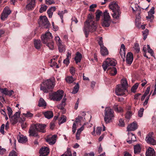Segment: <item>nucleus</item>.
<instances>
[{
    "mask_svg": "<svg viewBox=\"0 0 156 156\" xmlns=\"http://www.w3.org/2000/svg\"><path fill=\"white\" fill-rule=\"evenodd\" d=\"M70 72L72 75H74L75 73V70L74 68L71 67L70 69Z\"/></svg>",
    "mask_w": 156,
    "mask_h": 156,
    "instance_id": "63",
    "label": "nucleus"
},
{
    "mask_svg": "<svg viewBox=\"0 0 156 156\" xmlns=\"http://www.w3.org/2000/svg\"><path fill=\"white\" fill-rule=\"evenodd\" d=\"M119 126L123 127L125 126V123L123 120L122 119H120L119 121Z\"/></svg>",
    "mask_w": 156,
    "mask_h": 156,
    "instance_id": "55",
    "label": "nucleus"
},
{
    "mask_svg": "<svg viewBox=\"0 0 156 156\" xmlns=\"http://www.w3.org/2000/svg\"><path fill=\"white\" fill-rule=\"evenodd\" d=\"M135 52L138 53L140 51L139 45L138 43H136L134 47Z\"/></svg>",
    "mask_w": 156,
    "mask_h": 156,
    "instance_id": "42",
    "label": "nucleus"
},
{
    "mask_svg": "<svg viewBox=\"0 0 156 156\" xmlns=\"http://www.w3.org/2000/svg\"><path fill=\"white\" fill-rule=\"evenodd\" d=\"M79 88V85L78 83H77L74 87L72 93L73 94L76 93L78 91Z\"/></svg>",
    "mask_w": 156,
    "mask_h": 156,
    "instance_id": "34",
    "label": "nucleus"
},
{
    "mask_svg": "<svg viewBox=\"0 0 156 156\" xmlns=\"http://www.w3.org/2000/svg\"><path fill=\"white\" fill-rule=\"evenodd\" d=\"M7 110L8 111V114L9 116V118H10V117L12 116V111L11 108L9 106L7 107Z\"/></svg>",
    "mask_w": 156,
    "mask_h": 156,
    "instance_id": "45",
    "label": "nucleus"
},
{
    "mask_svg": "<svg viewBox=\"0 0 156 156\" xmlns=\"http://www.w3.org/2000/svg\"><path fill=\"white\" fill-rule=\"evenodd\" d=\"M5 125L4 124H3L2 125L1 127L0 132L1 133L3 134H4V129L5 128Z\"/></svg>",
    "mask_w": 156,
    "mask_h": 156,
    "instance_id": "58",
    "label": "nucleus"
},
{
    "mask_svg": "<svg viewBox=\"0 0 156 156\" xmlns=\"http://www.w3.org/2000/svg\"><path fill=\"white\" fill-rule=\"evenodd\" d=\"M47 8V6L46 5L42 6L40 9L39 11L40 13H42L44 11H45Z\"/></svg>",
    "mask_w": 156,
    "mask_h": 156,
    "instance_id": "48",
    "label": "nucleus"
},
{
    "mask_svg": "<svg viewBox=\"0 0 156 156\" xmlns=\"http://www.w3.org/2000/svg\"><path fill=\"white\" fill-rule=\"evenodd\" d=\"M133 60V56L132 53L131 52L127 53L126 58V63L129 65H131Z\"/></svg>",
    "mask_w": 156,
    "mask_h": 156,
    "instance_id": "16",
    "label": "nucleus"
},
{
    "mask_svg": "<svg viewBox=\"0 0 156 156\" xmlns=\"http://www.w3.org/2000/svg\"><path fill=\"white\" fill-rule=\"evenodd\" d=\"M110 69H111V71L110 70H109V71L110 72V73L111 75L114 76L116 75L117 74V70L116 68L115 67L113 66H112V67H111Z\"/></svg>",
    "mask_w": 156,
    "mask_h": 156,
    "instance_id": "35",
    "label": "nucleus"
},
{
    "mask_svg": "<svg viewBox=\"0 0 156 156\" xmlns=\"http://www.w3.org/2000/svg\"><path fill=\"white\" fill-rule=\"evenodd\" d=\"M76 125L75 122H74L73 124L72 127V132L73 134H74L75 133L76 130Z\"/></svg>",
    "mask_w": 156,
    "mask_h": 156,
    "instance_id": "56",
    "label": "nucleus"
},
{
    "mask_svg": "<svg viewBox=\"0 0 156 156\" xmlns=\"http://www.w3.org/2000/svg\"><path fill=\"white\" fill-rule=\"evenodd\" d=\"M25 119H24L23 120L22 119L20 121L21 126L23 129L25 128L27 126V124L24 121Z\"/></svg>",
    "mask_w": 156,
    "mask_h": 156,
    "instance_id": "43",
    "label": "nucleus"
},
{
    "mask_svg": "<svg viewBox=\"0 0 156 156\" xmlns=\"http://www.w3.org/2000/svg\"><path fill=\"white\" fill-rule=\"evenodd\" d=\"M136 140V138L135 135L131 133L129 134V137L127 140V142L129 144H131Z\"/></svg>",
    "mask_w": 156,
    "mask_h": 156,
    "instance_id": "21",
    "label": "nucleus"
},
{
    "mask_svg": "<svg viewBox=\"0 0 156 156\" xmlns=\"http://www.w3.org/2000/svg\"><path fill=\"white\" fill-rule=\"evenodd\" d=\"M59 120L60 123H63L66 122V117L65 115H62L59 118Z\"/></svg>",
    "mask_w": 156,
    "mask_h": 156,
    "instance_id": "36",
    "label": "nucleus"
},
{
    "mask_svg": "<svg viewBox=\"0 0 156 156\" xmlns=\"http://www.w3.org/2000/svg\"><path fill=\"white\" fill-rule=\"evenodd\" d=\"M49 153V149L47 147H42L39 150L40 156H46Z\"/></svg>",
    "mask_w": 156,
    "mask_h": 156,
    "instance_id": "15",
    "label": "nucleus"
},
{
    "mask_svg": "<svg viewBox=\"0 0 156 156\" xmlns=\"http://www.w3.org/2000/svg\"><path fill=\"white\" fill-rule=\"evenodd\" d=\"M52 37L51 34L49 31L46 32L45 34H43L41 37V41L44 44L51 41Z\"/></svg>",
    "mask_w": 156,
    "mask_h": 156,
    "instance_id": "9",
    "label": "nucleus"
},
{
    "mask_svg": "<svg viewBox=\"0 0 156 156\" xmlns=\"http://www.w3.org/2000/svg\"><path fill=\"white\" fill-rule=\"evenodd\" d=\"M134 153L135 154H139L141 151V148L139 144H136L134 146Z\"/></svg>",
    "mask_w": 156,
    "mask_h": 156,
    "instance_id": "30",
    "label": "nucleus"
},
{
    "mask_svg": "<svg viewBox=\"0 0 156 156\" xmlns=\"http://www.w3.org/2000/svg\"><path fill=\"white\" fill-rule=\"evenodd\" d=\"M55 39L58 45V44H60L62 43V41L60 37L58 36H56L55 37Z\"/></svg>",
    "mask_w": 156,
    "mask_h": 156,
    "instance_id": "49",
    "label": "nucleus"
},
{
    "mask_svg": "<svg viewBox=\"0 0 156 156\" xmlns=\"http://www.w3.org/2000/svg\"><path fill=\"white\" fill-rule=\"evenodd\" d=\"M63 94V90H58L52 94V98L54 101H59L62 99Z\"/></svg>",
    "mask_w": 156,
    "mask_h": 156,
    "instance_id": "10",
    "label": "nucleus"
},
{
    "mask_svg": "<svg viewBox=\"0 0 156 156\" xmlns=\"http://www.w3.org/2000/svg\"><path fill=\"white\" fill-rule=\"evenodd\" d=\"M23 115L26 117H31L33 116V114L29 112H27V113H23Z\"/></svg>",
    "mask_w": 156,
    "mask_h": 156,
    "instance_id": "47",
    "label": "nucleus"
},
{
    "mask_svg": "<svg viewBox=\"0 0 156 156\" xmlns=\"http://www.w3.org/2000/svg\"><path fill=\"white\" fill-rule=\"evenodd\" d=\"M55 81L54 77H51L45 80L41 84L40 90L45 93L52 91L55 85Z\"/></svg>",
    "mask_w": 156,
    "mask_h": 156,
    "instance_id": "2",
    "label": "nucleus"
},
{
    "mask_svg": "<svg viewBox=\"0 0 156 156\" xmlns=\"http://www.w3.org/2000/svg\"><path fill=\"white\" fill-rule=\"evenodd\" d=\"M144 109L143 108H141L139 110L138 112V115L140 117H142L143 116Z\"/></svg>",
    "mask_w": 156,
    "mask_h": 156,
    "instance_id": "50",
    "label": "nucleus"
},
{
    "mask_svg": "<svg viewBox=\"0 0 156 156\" xmlns=\"http://www.w3.org/2000/svg\"><path fill=\"white\" fill-rule=\"evenodd\" d=\"M153 134V132L149 133L146 138L145 140L148 143L154 145H156V141L151 137V136Z\"/></svg>",
    "mask_w": 156,
    "mask_h": 156,
    "instance_id": "13",
    "label": "nucleus"
},
{
    "mask_svg": "<svg viewBox=\"0 0 156 156\" xmlns=\"http://www.w3.org/2000/svg\"><path fill=\"white\" fill-rule=\"evenodd\" d=\"M46 105V103L44 99L42 98H41L38 102L39 106L44 107L45 108Z\"/></svg>",
    "mask_w": 156,
    "mask_h": 156,
    "instance_id": "27",
    "label": "nucleus"
},
{
    "mask_svg": "<svg viewBox=\"0 0 156 156\" xmlns=\"http://www.w3.org/2000/svg\"><path fill=\"white\" fill-rule=\"evenodd\" d=\"M10 119L13 124H16L18 121V119L15 117L14 116H11Z\"/></svg>",
    "mask_w": 156,
    "mask_h": 156,
    "instance_id": "38",
    "label": "nucleus"
},
{
    "mask_svg": "<svg viewBox=\"0 0 156 156\" xmlns=\"http://www.w3.org/2000/svg\"><path fill=\"white\" fill-rule=\"evenodd\" d=\"M146 156H155V151L153 148L150 147L146 152Z\"/></svg>",
    "mask_w": 156,
    "mask_h": 156,
    "instance_id": "20",
    "label": "nucleus"
},
{
    "mask_svg": "<svg viewBox=\"0 0 156 156\" xmlns=\"http://www.w3.org/2000/svg\"><path fill=\"white\" fill-rule=\"evenodd\" d=\"M66 80L67 82L71 83L75 80V79L73 78L72 76H71L66 77Z\"/></svg>",
    "mask_w": 156,
    "mask_h": 156,
    "instance_id": "37",
    "label": "nucleus"
},
{
    "mask_svg": "<svg viewBox=\"0 0 156 156\" xmlns=\"http://www.w3.org/2000/svg\"><path fill=\"white\" fill-rule=\"evenodd\" d=\"M135 9H134L133 7H132V10L133 12H135L136 11H137L140 10V8L138 4H136L135 5Z\"/></svg>",
    "mask_w": 156,
    "mask_h": 156,
    "instance_id": "46",
    "label": "nucleus"
},
{
    "mask_svg": "<svg viewBox=\"0 0 156 156\" xmlns=\"http://www.w3.org/2000/svg\"><path fill=\"white\" fill-rule=\"evenodd\" d=\"M9 156H17V154L14 150H12L9 154Z\"/></svg>",
    "mask_w": 156,
    "mask_h": 156,
    "instance_id": "54",
    "label": "nucleus"
},
{
    "mask_svg": "<svg viewBox=\"0 0 156 156\" xmlns=\"http://www.w3.org/2000/svg\"><path fill=\"white\" fill-rule=\"evenodd\" d=\"M102 127H97L96 129V133L98 135H100L102 131Z\"/></svg>",
    "mask_w": 156,
    "mask_h": 156,
    "instance_id": "51",
    "label": "nucleus"
},
{
    "mask_svg": "<svg viewBox=\"0 0 156 156\" xmlns=\"http://www.w3.org/2000/svg\"><path fill=\"white\" fill-rule=\"evenodd\" d=\"M35 0H28L27 2V4L26 6L27 9L31 10L33 9L35 5Z\"/></svg>",
    "mask_w": 156,
    "mask_h": 156,
    "instance_id": "14",
    "label": "nucleus"
},
{
    "mask_svg": "<svg viewBox=\"0 0 156 156\" xmlns=\"http://www.w3.org/2000/svg\"><path fill=\"white\" fill-rule=\"evenodd\" d=\"M131 115V112L130 111H128L126 114L125 118L126 119H129L130 118Z\"/></svg>",
    "mask_w": 156,
    "mask_h": 156,
    "instance_id": "60",
    "label": "nucleus"
},
{
    "mask_svg": "<svg viewBox=\"0 0 156 156\" xmlns=\"http://www.w3.org/2000/svg\"><path fill=\"white\" fill-rule=\"evenodd\" d=\"M139 83H136L131 88V91L132 92L135 93L136 91V90L138 87Z\"/></svg>",
    "mask_w": 156,
    "mask_h": 156,
    "instance_id": "41",
    "label": "nucleus"
},
{
    "mask_svg": "<svg viewBox=\"0 0 156 156\" xmlns=\"http://www.w3.org/2000/svg\"><path fill=\"white\" fill-rule=\"evenodd\" d=\"M121 86V87L126 90L127 87L128 86V83L127 81L125 79H122L121 81V84H120Z\"/></svg>",
    "mask_w": 156,
    "mask_h": 156,
    "instance_id": "32",
    "label": "nucleus"
},
{
    "mask_svg": "<svg viewBox=\"0 0 156 156\" xmlns=\"http://www.w3.org/2000/svg\"><path fill=\"white\" fill-rule=\"evenodd\" d=\"M105 48L106 50H103L102 52L101 51V48H100L101 53V55L103 56L107 55L108 54V52L107 48L105 47Z\"/></svg>",
    "mask_w": 156,
    "mask_h": 156,
    "instance_id": "44",
    "label": "nucleus"
},
{
    "mask_svg": "<svg viewBox=\"0 0 156 156\" xmlns=\"http://www.w3.org/2000/svg\"><path fill=\"white\" fill-rule=\"evenodd\" d=\"M43 114L45 118L48 119L52 118L53 116V112L51 111H47L44 112Z\"/></svg>",
    "mask_w": 156,
    "mask_h": 156,
    "instance_id": "26",
    "label": "nucleus"
},
{
    "mask_svg": "<svg viewBox=\"0 0 156 156\" xmlns=\"http://www.w3.org/2000/svg\"><path fill=\"white\" fill-rule=\"evenodd\" d=\"M18 142L21 143H25L27 141V138L26 136L23 135L19 136L17 137Z\"/></svg>",
    "mask_w": 156,
    "mask_h": 156,
    "instance_id": "22",
    "label": "nucleus"
},
{
    "mask_svg": "<svg viewBox=\"0 0 156 156\" xmlns=\"http://www.w3.org/2000/svg\"><path fill=\"white\" fill-rule=\"evenodd\" d=\"M97 6V5L96 4H92L90 6V11L94 12V10L93 9L94 8L96 7Z\"/></svg>",
    "mask_w": 156,
    "mask_h": 156,
    "instance_id": "59",
    "label": "nucleus"
},
{
    "mask_svg": "<svg viewBox=\"0 0 156 156\" xmlns=\"http://www.w3.org/2000/svg\"><path fill=\"white\" fill-rule=\"evenodd\" d=\"M57 136L54 135L51 137H49L46 140V141L51 145H53L56 142V138Z\"/></svg>",
    "mask_w": 156,
    "mask_h": 156,
    "instance_id": "17",
    "label": "nucleus"
},
{
    "mask_svg": "<svg viewBox=\"0 0 156 156\" xmlns=\"http://www.w3.org/2000/svg\"><path fill=\"white\" fill-rule=\"evenodd\" d=\"M103 18L101 23L102 26L104 27H109L111 23L110 17L107 10L103 12Z\"/></svg>",
    "mask_w": 156,
    "mask_h": 156,
    "instance_id": "7",
    "label": "nucleus"
},
{
    "mask_svg": "<svg viewBox=\"0 0 156 156\" xmlns=\"http://www.w3.org/2000/svg\"><path fill=\"white\" fill-rule=\"evenodd\" d=\"M58 49L60 52L63 53L65 51V46L62 43L58 44Z\"/></svg>",
    "mask_w": 156,
    "mask_h": 156,
    "instance_id": "31",
    "label": "nucleus"
},
{
    "mask_svg": "<svg viewBox=\"0 0 156 156\" xmlns=\"http://www.w3.org/2000/svg\"><path fill=\"white\" fill-rule=\"evenodd\" d=\"M66 98L65 97H64L61 103L57 106V107L59 109L63 110L66 105Z\"/></svg>",
    "mask_w": 156,
    "mask_h": 156,
    "instance_id": "23",
    "label": "nucleus"
},
{
    "mask_svg": "<svg viewBox=\"0 0 156 156\" xmlns=\"http://www.w3.org/2000/svg\"><path fill=\"white\" fill-rule=\"evenodd\" d=\"M149 30L147 29H146L142 32L144 36L143 39L145 40L147 38V36L148 34Z\"/></svg>",
    "mask_w": 156,
    "mask_h": 156,
    "instance_id": "40",
    "label": "nucleus"
},
{
    "mask_svg": "<svg viewBox=\"0 0 156 156\" xmlns=\"http://www.w3.org/2000/svg\"><path fill=\"white\" fill-rule=\"evenodd\" d=\"M46 45L48 47L49 49L51 50H53L54 49V43L53 41L51 40L50 41L47 42L45 43Z\"/></svg>",
    "mask_w": 156,
    "mask_h": 156,
    "instance_id": "29",
    "label": "nucleus"
},
{
    "mask_svg": "<svg viewBox=\"0 0 156 156\" xmlns=\"http://www.w3.org/2000/svg\"><path fill=\"white\" fill-rule=\"evenodd\" d=\"M114 111L110 107H106L105 111L104 121L106 123H108L112 121L114 117Z\"/></svg>",
    "mask_w": 156,
    "mask_h": 156,
    "instance_id": "5",
    "label": "nucleus"
},
{
    "mask_svg": "<svg viewBox=\"0 0 156 156\" xmlns=\"http://www.w3.org/2000/svg\"><path fill=\"white\" fill-rule=\"evenodd\" d=\"M102 14V12L99 10L95 12L96 21H98L99 20L100 16Z\"/></svg>",
    "mask_w": 156,
    "mask_h": 156,
    "instance_id": "39",
    "label": "nucleus"
},
{
    "mask_svg": "<svg viewBox=\"0 0 156 156\" xmlns=\"http://www.w3.org/2000/svg\"><path fill=\"white\" fill-rule=\"evenodd\" d=\"M82 58V55L81 54L78 52H77L74 58L76 63L77 64L78 62H80Z\"/></svg>",
    "mask_w": 156,
    "mask_h": 156,
    "instance_id": "25",
    "label": "nucleus"
},
{
    "mask_svg": "<svg viewBox=\"0 0 156 156\" xmlns=\"http://www.w3.org/2000/svg\"><path fill=\"white\" fill-rule=\"evenodd\" d=\"M151 92L150 94L148 96L146 97V98L143 104V105L144 106H146L147 105L149 99V98L151 94Z\"/></svg>",
    "mask_w": 156,
    "mask_h": 156,
    "instance_id": "53",
    "label": "nucleus"
},
{
    "mask_svg": "<svg viewBox=\"0 0 156 156\" xmlns=\"http://www.w3.org/2000/svg\"><path fill=\"white\" fill-rule=\"evenodd\" d=\"M34 44L35 48L37 49H40L42 45L41 42L40 40H35L34 42Z\"/></svg>",
    "mask_w": 156,
    "mask_h": 156,
    "instance_id": "24",
    "label": "nucleus"
},
{
    "mask_svg": "<svg viewBox=\"0 0 156 156\" xmlns=\"http://www.w3.org/2000/svg\"><path fill=\"white\" fill-rule=\"evenodd\" d=\"M55 7H52L47 10V13L49 18L52 17L53 12L55 10Z\"/></svg>",
    "mask_w": 156,
    "mask_h": 156,
    "instance_id": "28",
    "label": "nucleus"
},
{
    "mask_svg": "<svg viewBox=\"0 0 156 156\" xmlns=\"http://www.w3.org/2000/svg\"><path fill=\"white\" fill-rule=\"evenodd\" d=\"M154 9V7H152L150 10L148 12V15L146 17L147 19H151V18H152L153 19H154V16L153 15V14L155 13Z\"/></svg>",
    "mask_w": 156,
    "mask_h": 156,
    "instance_id": "19",
    "label": "nucleus"
},
{
    "mask_svg": "<svg viewBox=\"0 0 156 156\" xmlns=\"http://www.w3.org/2000/svg\"><path fill=\"white\" fill-rule=\"evenodd\" d=\"M109 7L113 12L112 15L113 17L116 19H119L120 16L121 12L120 7L118 4L116 2H112L109 5Z\"/></svg>",
    "mask_w": 156,
    "mask_h": 156,
    "instance_id": "4",
    "label": "nucleus"
},
{
    "mask_svg": "<svg viewBox=\"0 0 156 156\" xmlns=\"http://www.w3.org/2000/svg\"><path fill=\"white\" fill-rule=\"evenodd\" d=\"M137 128V124L136 122H134L128 126L127 127V130L128 131H134Z\"/></svg>",
    "mask_w": 156,
    "mask_h": 156,
    "instance_id": "18",
    "label": "nucleus"
},
{
    "mask_svg": "<svg viewBox=\"0 0 156 156\" xmlns=\"http://www.w3.org/2000/svg\"><path fill=\"white\" fill-rule=\"evenodd\" d=\"M61 156H72L71 152L67 151Z\"/></svg>",
    "mask_w": 156,
    "mask_h": 156,
    "instance_id": "52",
    "label": "nucleus"
},
{
    "mask_svg": "<svg viewBox=\"0 0 156 156\" xmlns=\"http://www.w3.org/2000/svg\"><path fill=\"white\" fill-rule=\"evenodd\" d=\"M98 44L101 48V51L102 52L103 50H106L105 47L104 46L102 41V38L101 37L99 38V41H98Z\"/></svg>",
    "mask_w": 156,
    "mask_h": 156,
    "instance_id": "33",
    "label": "nucleus"
},
{
    "mask_svg": "<svg viewBox=\"0 0 156 156\" xmlns=\"http://www.w3.org/2000/svg\"><path fill=\"white\" fill-rule=\"evenodd\" d=\"M126 90V89L121 87L120 84L117 85L115 90V92L118 96H123L125 94V92Z\"/></svg>",
    "mask_w": 156,
    "mask_h": 156,
    "instance_id": "12",
    "label": "nucleus"
},
{
    "mask_svg": "<svg viewBox=\"0 0 156 156\" xmlns=\"http://www.w3.org/2000/svg\"><path fill=\"white\" fill-rule=\"evenodd\" d=\"M38 22L39 24L44 28H48L50 25L47 18L45 16H41Z\"/></svg>",
    "mask_w": 156,
    "mask_h": 156,
    "instance_id": "8",
    "label": "nucleus"
},
{
    "mask_svg": "<svg viewBox=\"0 0 156 156\" xmlns=\"http://www.w3.org/2000/svg\"><path fill=\"white\" fill-rule=\"evenodd\" d=\"M14 93V91L12 90H8L6 93V95L9 96H11Z\"/></svg>",
    "mask_w": 156,
    "mask_h": 156,
    "instance_id": "61",
    "label": "nucleus"
},
{
    "mask_svg": "<svg viewBox=\"0 0 156 156\" xmlns=\"http://www.w3.org/2000/svg\"><path fill=\"white\" fill-rule=\"evenodd\" d=\"M94 16L92 14H89L86 21L84 23L83 31L85 37H87L89 32L91 33L95 31L97 28L96 23L94 21Z\"/></svg>",
    "mask_w": 156,
    "mask_h": 156,
    "instance_id": "1",
    "label": "nucleus"
},
{
    "mask_svg": "<svg viewBox=\"0 0 156 156\" xmlns=\"http://www.w3.org/2000/svg\"><path fill=\"white\" fill-rule=\"evenodd\" d=\"M84 127L83 126H81L80 128L78 129L76 133L77 134H80L81 132L83 130Z\"/></svg>",
    "mask_w": 156,
    "mask_h": 156,
    "instance_id": "62",
    "label": "nucleus"
},
{
    "mask_svg": "<svg viewBox=\"0 0 156 156\" xmlns=\"http://www.w3.org/2000/svg\"><path fill=\"white\" fill-rule=\"evenodd\" d=\"M11 11L9 8L7 6L5 7L4 9L3 12L1 14V19L2 20H5L8 16L11 13Z\"/></svg>",
    "mask_w": 156,
    "mask_h": 156,
    "instance_id": "11",
    "label": "nucleus"
},
{
    "mask_svg": "<svg viewBox=\"0 0 156 156\" xmlns=\"http://www.w3.org/2000/svg\"><path fill=\"white\" fill-rule=\"evenodd\" d=\"M1 93L5 95H6V93L8 90L7 88H1Z\"/></svg>",
    "mask_w": 156,
    "mask_h": 156,
    "instance_id": "57",
    "label": "nucleus"
},
{
    "mask_svg": "<svg viewBox=\"0 0 156 156\" xmlns=\"http://www.w3.org/2000/svg\"><path fill=\"white\" fill-rule=\"evenodd\" d=\"M46 125L44 124H37L33 127L30 128L29 130V135L38 138L39 136L37 132L39 131L42 133L45 132V129Z\"/></svg>",
    "mask_w": 156,
    "mask_h": 156,
    "instance_id": "3",
    "label": "nucleus"
},
{
    "mask_svg": "<svg viewBox=\"0 0 156 156\" xmlns=\"http://www.w3.org/2000/svg\"><path fill=\"white\" fill-rule=\"evenodd\" d=\"M116 64V62L115 60L108 58L103 62L102 66L104 71H105L107 69L108 70H110L111 67H109L110 66H115Z\"/></svg>",
    "mask_w": 156,
    "mask_h": 156,
    "instance_id": "6",
    "label": "nucleus"
},
{
    "mask_svg": "<svg viewBox=\"0 0 156 156\" xmlns=\"http://www.w3.org/2000/svg\"><path fill=\"white\" fill-rule=\"evenodd\" d=\"M94 154L93 152L90 153H86L84 154V156H94Z\"/></svg>",
    "mask_w": 156,
    "mask_h": 156,
    "instance_id": "64",
    "label": "nucleus"
}]
</instances>
